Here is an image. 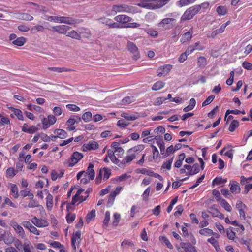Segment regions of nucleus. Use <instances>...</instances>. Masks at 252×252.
Listing matches in <instances>:
<instances>
[{"label": "nucleus", "instance_id": "obj_1", "mask_svg": "<svg viewBox=\"0 0 252 252\" xmlns=\"http://www.w3.org/2000/svg\"><path fill=\"white\" fill-rule=\"evenodd\" d=\"M144 148V146L143 145H138L130 148L127 151V155L124 158L122 162L124 164L130 163L143 150Z\"/></svg>", "mask_w": 252, "mask_h": 252}, {"label": "nucleus", "instance_id": "obj_2", "mask_svg": "<svg viewBox=\"0 0 252 252\" xmlns=\"http://www.w3.org/2000/svg\"><path fill=\"white\" fill-rule=\"evenodd\" d=\"M201 9V6L196 5L187 9L181 18V21L183 22L191 19Z\"/></svg>", "mask_w": 252, "mask_h": 252}, {"label": "nucleus", "instance_id": "obj_3", "mask_svg": "<svg viewBox=\"0 0 252 252\" xmlns=\"http://www.w3.org/2000/svg\"><path fill=\"white\" fill-rule=\"evenodd\" d=\"M128 51L132 55V58L135 61H137L140 58V52L136 45L132 42L128 41L126 45Z\"/></svg>", "mask_w": 252, "mask_h": 252}, {"label": "nucleus", "instance_id": "obj_4", "mask_svg": "<svg viewBox=\"0 0 252 252\" xmlns=\"http://www.w3.org/2000/svg\"><path fill=\"white\" fill-rule=\"evenodd\" d=\"M83 157L82 154L78 152H74L71 155L70 160L64 162V165L67 167H73L77 164Z\"/></svg>", "mask_w": 252, "mask_h": 252}, {"label": "nucleus", "instance_id": "obj_5", "mask_svg": "<svg viewBox=\"0 0 252 252\" xmlns=\"http://www.w3.org/2000/svg\"><path fill=\"white\" fill-rule=\"evenodd\" d=\"M112 10L116 13L117 12H135V8L132 6H129L126 4L114 5L113 6Z\"/></svg>", "mask_w": 252, "mask_h": 252}, {"label": "nucleus", "instance_id": "obj_6", "mask_svg": "<svg viewBox=\"0 0 252 252\" xmlns=\"http://www.w3.org/2000/svg\"><path fill=\"white\" fill-rule=\"evenodd\" d=\"M88 197L87 192L84 193V189H79L75 195L73 197L72 200V204H75L76 203H79L85 201Z\"/></svg>", "mask_w": 252, "mask_h": 252}, {"label": "nucleus", "instance_id": "obj_7", "mask_svg": "<svg viewBox=\"0 0 252 252\" xmlns=\"http://www.w3.org/2000/svg\"><path fill=\"white\" fill-rule=\"evenodd\" d=\"M56 120V117L51 115H49L47 118H44L42 121L43 128L44 129H47L51 125L54 124Z\"/></svg>", "mask_w": 252, "mask_h": 252}, {"label": "nucleus", "instance_id": "obj_8", "mask_svg": "<svg viewBox=\"0 0 252 252\" xmlns=\"http://www.w3.org/2000/svg\"><path fill=\"white\" fill-rule=\"evenodd\" d=\"M10 225L19 236L22 238L25 237V233L24 229L21 226L19 225L17 222L14 221H11Z\"/></svg>", "mask_w": 252, "mask_h": 252}, {"label": "nucleus", "instance_id": "obj_9", "mask_svg": "<svg viewBox=\"0 0 252 252\" xmlns=\"http://www.w3.org/2000/svg\"><path fill=\"white\" fill-rule=\"evenodd\" d=\"M236 208L238 210L239 212L240 218L241 220H245V210L247 207L241 200H238L236 204Z\"/></svg>", "mask_w": 252, "mask_h": 252}, {"label": "nucleus", "instance_id": "obj_10", "mask_svg": "<svg viewBox=\"0 0 252 252\" xmlns=\"http://www.w3.org/2000/svg\"><path fill=\"white\" fill-rule=\"evenodd\" d=\"M172 65L165 64L159 67L158 69V76L161 77L162 75H166L169 73L172 68Z\"/></svg>", "mask_w": 252, "mask_h": 252}, {"label": "nucleus", "instance_id": "obj_11", "mask_svg": "<svg viewBox=\"0 0 252 252\" xmlns=\"http://www.w3.org/2000/svg\"><path fill=\"white\" fill-rule=\"evenodd\" d=\"M22 225L26 228L28 229L30 232L39 235L40 234L39 231L34 227L29 221H24L22 222Z\"/></svg>", "mask_w": 252, "mask_h": 252}, {"label": "nucleus", "instance_id": "obj_12", "mask_svg": "<svg viewBox=\"0 0 252 252\" xmlns=\"http://www.w3.org/2000/svg\"><path fill=\"white\" fill-rule=\"evenodd\" d=\"M32 223L38 227H44L48 226V222L44 220H41L36 217L32 218Z\"/></svg>", "mask_w": 252, "mask_h": 252}, {"label": "nucleus", "instance_id": "obj_13", "mask_svg": "<svg viewBox=\"0 0 252 252\" xmlns=\"http://www.w3.org/2000/svg\"><path fill=\"white\" fill-rule=\"evenodd\" d=\"M70 27L66 25H59L52 27V29L57 32L61 34H67L68 31L70 30Z\"/></svg>", "mask_w": 252, "mask_h": 252}, {"label": "nucleus", "instance_id": "obj_14", "mask_svg": "<svg viewBox=\"0 0 252 252\" xmlns=\"http://www.w3.org/2000/svg\"><path fill=\"white\" fill-rule=\"evenodd\" d=\"M176 22V19L172 18H166L162 20V21L158 24L159 27L164 28L166 25L171 26L173 27L174 24Z\"/></svg>", "mask_w": 252, "mask_h": 252}, {"label": "nucleus", "instance_id": "obj_15", "mask_svg": "<svg viewBox=\"0 0 252 252\" xmlns=\"http://www.w3.org/2000/svg\"><path fill=\"white\" fill-rule=\"evenodd\" d=\"M81 233L80 231H77L73 234L71 239V244L74 250H76V244H79L81 241Z\"/></svg>", "mask_w": 252, "mask_h": 252}, {"label": "nucleus", "instance_id": "obj_16", "mask_svg": "<svg viewBox=\"0 0 252 252\" xmlns=\"http://www.w3.org/2000/svg\"><path fill=\"white\" fill-rule=\"evenodd\" d=\"M116 21L122 23L124 24H126L132 20V18L125 15H120L114 18Z\"/></svg>", "mask_w": 252, "mask_h": 252}, {"label": "nucleus", "instance_id": "obj_17", "mask_svg": "<svg viewBox=\"0 0 252 252\" xmlns=\"http://www.w3.org/2000/svg\"><path fill=\"white\" fill-rule=\"evenodd\" d=\"M82 148L84 151L95 150L98 148V144L96 141H91L88 143L84 145Z\"/></svg>", "mask_w": 252, "mask_h": 252}, {"label": "nucleus", "instance_id": "obj_18", "mask_svg": "<svg viewBox=\"0 0 252 252\" xmlns=\"http://www.w3.org/2000/svg\"><path fill=\"white\" fill-rule=\"evenodd\" d=\"M153 0H141L137 5L148 9H153Z\"/></svg>", "mask_w": 252, "mask_h": 252}, {"label": "nucleus", "instance_id": "obj_19", "mask_svg": "<svg viewBox=\"0 0 252 252\" xmlns=\"http://www.w3.org/2000/svg\"><path fill=\"white\" fill-rule=\"evenodd\" d=\"M192 29L191 28L190 30L184 33L181 35L180 41L182 43H185L186 42L189 41L192 37Z\"/></svg>", "mask_w": 252, "mask_h": 252}, {"label": "nucleus", "instance_id": "obj_20", "mask_svg": "<svg viewBox=\"0 0 252 252\" xmlns=\"http://www.w3.org/2000/svg\"><path fill=\"white\" fill-rule=\"evenodd\" d=\"M170 0H153V9H158L166 4H167Z\"/></svg>", "mask_w": 252, "mask_h": 252}, {"label": "nucleus", "instance_id": "obj_21", "mask_svg": "<svg viewBox=\"0 0 252 252\" xmlns=\"http://www.w3.org/2000/svg\"><path fill=\"white\" fill-rule=\"evenodd\" d=\"M230 190L232 193H239L241 191V188L239 183L236 181H232L230 183Z\"/></svg>", "mask_w": 252, "mask_h": 252}, {"label": "nucleus", "instance_id": "obj_22", "mask_svg": "<svg viewBox=\"0 0 252 252\" xmlns=\"http://www.w3.org/2000/svg\"><path fill=\"white\" fill-rule=\"evenodd\" d=\"M72 25L75 23L74 19L69 17L59 16V22Z\"/></svg>", "mask_w": 252, "mask_h": 252}, {"label": "nucleus", "instance_id": "obj_23", "mask_svg": "<svg viewBox=\"0 0 252 252\" xmlns=\"http://www.w3.org/2000/svg\"><path fill=\"white\" fill-rule=\"evenodd\" d=\"M181 247L185 250L186 252H197L195 247L189 243L181 244Z\"/></svg>", "mask_w": 252, "mask_h": 252}, {"label": "nucleus", "instance_id": "obj_24", "mask_svg": "<svg viewBox=\"0 0 252 252\" xmlns=\"http://www.w3.org/2000/svg\"><path fill=\"white\" fill-rule=\"evenodd\" d=\"M225 152L223 154V155L232 159L233 156V153L234 152V150L233 149L232 146L231 145H227L225 146Z\"/></svg>", "mask_w": 252, "mask_h": 252}, {"label": "nucleus", "instance_id": "obj_25", "mask_svg": "<svg viewBox=\"0 0 252 252\" xmlns=\"http://www.w3.org/2000/svg\"><path fill=\"white\" fill-rule=\"evenodd\" d=\"M111 174V170L107 168H104L99 171V175L103 177L104 180H107Z\"/></svg>", "mask_w": 252, "mask_h": 252}, {"label": "nucleus", "instance_id": "obj_26", "mask_svg": "<svg viewBox=\"0 0 252 252\" xmlns=\"http://www.w3.org/2000/svg\"><path fill=\"white\" fill-rule=\"evenodd\" d=\"M48 69L50 71L58 73H62L63 72H69L71 71V69L65 67H48Z\"/></svg>", "mask_w": 252, "mask_h": 252}, {"label": "nucleus", "instance_id": "obj_27", "mask_svg": "<svg viewBox=\"0 0 252 252\" xmlns=\"http://www.w3.org/2000/svg\"><path fill=\"white\" fill-rule=\"evenodd\" d=\"M200 171L199 166L198 163H195L192 166L191 170L189 171H187L186 175L189 176L193 175L195 174L198 173Z\"/></svg>", "mask_w": 252, "mask_h": 252}, {"label": "nucleus", "instance_id": "obj_28", "mask_svg": "<svg viewBox=\"0 0 252 252\" xmlns=\"http://www.w3.org/2000/svg\"><path fill=\"white\" fill-rule=\"evenodd\" d=\"M55 134L57 135L58 138L60 139H64L67 136V132L62 129H57L54 131Z\"/></svg>", "mask_w": 252, "mask_h": 252}, {"label": "nucleus", "instance_id": "obj_29", "mask_svg": "<svg viewBox=\"0 0 252 252\" xmlns=\"http://www.w3.org/2000/svg\"><path fill=\"white\" fill-rule=\"evenodd\" d=\"M81 172L83 173L82 178L80 180V182L82 184H86L90 180H92L94 179V178L90 177L88 173H87L85 171H81Z\"/></svg>", "mask_w": 252, "mask_h": 252}, {"label": "nucleus", "instance_id": "obj_30", "mask_svg": "<svg viewBox=\"0 0 252 252\" xmlns=\"http://www.w3.org/2000/svg\"><path fill=\"white\" fill-rule=\"evenodd\" d=\"M115 152L113 150L109 149L107 151V156L110 159L111 161L115 164H117L119 160L118 159L115 157L114 155Z\"/></svg>", "mask_w": 252, "mask_h": 252}, {"label": "nucleus", "instance_id": "obj_31", "mask_svg": "<svg viewBox=\"0 0 252 252\" xmlns=\"http://www.w3.org/2000/svg\"><path fill=\"white\" fill-rule=\"evenodd\" d=\"M9 188L14 198H17L19 196L17 186L15 184H10Z\"/></svg>", "mask_w": 252, "mask_h": 252}, {"label": "nucleus", "instance_id": "obj_32", "mask_svg": "<svg viewBox=\"0 0 252 252\" xmlns=\"http://www.w3.org/2000/svg\"><path fill=\"white\" fill-rule=\"evenodd\" d=\"M160 242L163 244H164L168 248L170 249H173V246L171 244L169 240L168 239L167 237L164 236H160L159 238Z\"/></svg>", "mask_w": 252, "mask_h": 252}, {"label": "nucleus", "instance_id": "obj_33", "mask_svg": "<svg viewBox=\"0 0 252 252\" xmlns=\"http://www.w3.org/2000/svg\"><path fill=\"white\" fill-rule=\"evenodd\" d=\"M81 121V118L77 116H73V117L69 118L67 121V124L68 126H73L75 123H78Z\"/></svg>", "mask_w": 252, "mask_h": 252}, {"label": "nucleus", "instance_id": "obj_34", "mask_svg": "<svg viewBox=\"0 0 252 252\" xmlns=\"http://www.w3.org/2000/svg\"><path fill=\"white\" fill-rule=\"evenodd\" d=\"M46 207L48 210H51L53 207V196L48 193L46 197Z\"/></svg>", "mask_w": 252, "mask_h": 252}, {"label": "nucleus", "instance_id": "obj_35", "mask_svg": "<svg viewBox=\"0 0 252 252\" xmlns=\"http://www.w3.org/2000/svg\"><path fill=\"white\" fill-rule=\"evenodd\" d=\"M66 36L77 40L81 39L80 34L74 30H72L70 32L68 31Z\"/></svg>", "mask_w": 252, "mask_h": 252}, {"label": "nucleus", "instance_id": "obj_36", "mask_svg": "<svg viewBox=\"0 0 252 252\" xmlns=\"http://www.w3.org/2000/svg\"><path fill=\"white\" fill-rule=\"evenodd\" d=\"M165 85V83L161 81H158L154 83L152 89L154 91H158L162 89Z\"/></svg>", "mask_w": 252, "mask_h": 252}, {"label": "nucleus", "instance_id": "obj_37", "mask_svg": "<svg viewBox=\"0 0 252 252\" xmlns=\"http://www.w3.org/2000/svg\"><path fill=\"white\" fill-rule=\"evenodd\" d=\"M9 109L13 112V113L18 117L19 120H23L22 112L20 110L14 108L12 107H9Z\"/></svg>", "mask_w": 252, "mask_h": 252}, {"label": "nucleus", "instance_id": "obj_38", "mask_svg": "<svg viewBox=\"0 0 252 252\" xmlns=\"http://www.w3.org/2000/svg\"><path fill=\"white\" fill-rule=\"evenodd\" d=\"M15 240L14 237L10 233H8L4 238V242L7 245H10L14 242Z\"/></svg>", "mask_w": 252, "mask_h": 252}, {"label": "nucleus", "instance_id": "obj_39", "mask_svg": "<svg viewBox=\"0 0 252 252\" xmlns=\"http://www.w3.org/2000/svg\"><path fill=\"white\" fill-rule=\"evenodd\" d=\"M220 203L221 206L224 208V209L228 212L231 211V207L229 205V204L224 199H221L220 200Z\"/></svg>", "mask_w": 252, "mask_h": 252}, {"label": "nucleus", "instance_id": "obj_40", "mask_svg": "<svg viewBox=\"0 0 252 252\" xmlns=\"http://www.w3.org/2000/svg\"><path fill=\"white\" fill-rule=\"evenodd\" d=\"M26 42V39L24 37H21L16 38L12 41V43L18 46H21Z\"/></svg>", "mask_w": 252, "mask_h": 252}, {"label": "nucleus", "instance_id": "obj_41", "mask_svg": "<svg viewBox=\"0 0 252 252\" xmlns=\"http://www.w3.org/2000/svg\"><path fill=\"white\" fill-rule=\"evenodd\" d=\"M93 168L94 165L92 163H90L87 169L85 171L88 173L90 177L94 178L95 176V172Z\"/></svg>", "mask_w": 252, "mask_h": 252}, {"label": "nucleus", "instance_id": "obj_42", "mask_svg": "<svg viewBox=\"0 0 252 252\" xmlns=\"http://www.w3.org/2000/svg\"><path fill=\"white\" fill-rule=\"evenodd\" d=\"M239 125V122L238 121L236 120H233L230 125L229 130L231 132H233Z\"/></svg>", "mask_w": 252, "mask_h": 252}, {"label": "nucleus", "instance_id": "obj_43", "mask_svg": "<svg viewBox=\"0 0 252 252\" xmlns=\"http://www.w3.org/2000/svg\"><path fill=\"white\" fill-rule=\"evenodd\" d=\"M199 233L202 235L211 236L214 234L213 231L209 228H204L199 230Z\"/></svg>", "mask_w": 252, "mask_h": 252}, {"label": "nucleus", "instance_id": "obj_44", "mask_svg": "<svg viewBox=\"0 0 252 252\" xmlns=\"http://www.w3.org/2000/svg\"><path fill=\"white\" fill-rule=\"evenodd\" d=\"M95 210L94 209L92 210L89 212L86 217V221L87 223H89L91 220L95 217Z\"/></svg>", "mask_w": 252, "mask_h": 252}, {"label": "nucleus", "instance_id": "obj_45", "mask_svg": "<svg viewBox=\"0 0 252 252\" xmlns=\"http://www.w3.org/2000/svg\"><path fill=\"white\" fill-rule=\"evenodd\" d=\"M173 158H172L168 161L164 162L161 166V169H166L168 170H170L171 169V165L173 162Z\"/></svg>", "mask_w": 252, "mask_h": 252}, {"label": "nucleus", "instance_id": "obj_46", "mask_svg": "<svg viewBox=\"0 0 252 252\" xmlns=\"http://www.w3.org/2000/svg\"><path fill=\"white\" fill-rule=\"evenodd\" d=\"M216 11L219 15H224L227 13V9L224 6H219L217 8Z\"/></svg>", "mask_w": 252, "mask_h": 252}, {"label": "nucleus", "instance_id": "obj_47", "mask_svg": "<svg viewBox=\"0 0 252 252\" xmlns=\"http://www.w3.org/2000/svg\"><path fill=\"white\" fill-rule=\"evenodd\" d=\"M82 119L85 122H88L91 120L92 118V114L91 112L88 111L85 112L83 115H82Z\"/></svg>", "mask_w": 252, "mask_h": 252}, {"label": "nucleus", "instance_id": "obj_48", "mask_svg": "<svg viewBox=\"0 0 252 252\" xmlns=\"http://www.w3.org/2000/svg\"><path fill=\"white\" fill-rule=\"evenodd\" d=\"M133 246V242L128 239H125L121 243V246L124 248L131 247Z\"/></svg>", "mask_w": 252, "mask_h": 252}, {"label": "nucleus", "instance_id": "obj_49", "mask_svg": "<svg viewBox=\"0 0 252 252\" xmlns=\"http://www.w3.org/2000/svg\"><path fill=\"white\" fill-rule=\"evenodd\" d=\"M208 212L210 213L213 217H217L220 211L215 208V205H213L209 208Z\"/></svg>", "mask_w": 252, "mask_h": 252}, {"label": "nucleus", "instance_id": "obj_50", "mask_svg": "<svg viewBox=\"0 0 252 252\" xmlns=\"http://www.w3.org/2000/svg\"><path fill=\"white\" fill-rule=\"evenodd\" d=\"M28 207L31 208H33L35 207H38L40 206L38 202L34 199H32L28 203Z\"/></svg>", "mask_w": 252, "mask_h": 252}, {"label": "nucleus", "instance_id": "obj_51", "mask_svg": "<svg viewBox=\"0 0 252 252\" xmlns=\"http://www.w3.org/2000/svg\"><path fill=\"white\" fill-rule=\"evenodd\" d=\"M226 182V179H223L221 177H216L215 179H214L213 183H214L216 185H220L221 184L225 183Z\"/></svg>", "mask_w": 252, "mask_h": 252}, {"label": "nucleus", "instance_id": "obj_52", "mask_svg": "<svg viewBox=\"0 0 252 252\" xmlns=\"http://www.w3.org/2000/svg\"><path fill=\"white\" fill-rule=\"evenodd\" d=\"M121 116L127 120L129 121H134L138 118V117L135 115H129L126 113H123Z\"/></svg>", "mask_w": 252, "mask_h": 252}, {"label": "nucleus", "instance_id": "obj_53", "mask_svg": "<svg viewBox=\"0 0 252 252\" xmlns=\"http://www.w3.org/2000/svg\"><path fill=\"white\" fill-rule=\"evenodd\" d=\"M157 143L159 147L161 154H164L165 152V146L163 141L162 140H159L157 141Z\"/></svg>", "mask_w": 252, "mask_h": 252}, {"label": "nucleus", "instance_id": "obj_54", "mask_svg": "<svg viewBox=\"0 0 252 252\" xmlns=\"http://www.w3.org/2000/svg\"><path fill=\"white\" fill-rule=\"evenodd\" d=\"M16 174V172L13 168H9L6 170V175L10 178L13 177Z\"/></svg>", "mask_w": 252, "mask_h": 252}, {"label": "nucleus", "instance_id": "obj_55", "mask_svg": "<svg viewBox=\"0 0 252 252\" xmlns=\"http://www.w3.org/2000/svg\"><path fill=\"white\" fill-rule=\"evenodd\" d=\"M113 225L114 226H117L120 221V215L117 213H114L113 215Z\"/></svg>", "mask_w": 252, "mask_h": 252}, {"label": "nucleus", "instance_id": "obj_56", "mask_svg": "<svg viewBox=\"0 0 252 252\" xmlns=\"http://www.w3.org/2000/svg\"><path fill=\"white\" fill-rule=\"evenodd\" d=\"M14 244L15 247L19 251H23L24 246H23L21 242L19 239H16L14 242Z\"/></svg>", "mask_w": 252, "mask_h": 252}, {"label": "nucleus", "instance_id": "obj_57", "mask_svg": "<svg viewBox=\"0 0 252 252\" xmlns=\"http://www.w3.org/2000/svg\"><path fill=\"white\" fill-rule=\"evenodd\" d=\"M234 71H231L230 72V77L226 80V83L227 85L231 86L232 85L234 81Z\"/></svg>", "mask_w": 252, "mask_h": 252}, {"label": "nucleus", "instance_id": "obj_58", "mask_svg": "<svg viewBox=\"0 0 252 252\" xmlns=\"http://www.w3.org/2000/svg\"><path fill=\"white\" fill-rule=\"evenodd\" d=\"M110 219V213L109 211H107L105 213V218L103 220V224L106 227L107 226L108 222Z\"/></svg>", "mask_w": 252, "mask_h": 252}, {"label": "nucleus", "instance_id": "obj_59", "mask_svg": "<svg viewBox=\"0 0 252 252\" xmlns=\"http://www.w3.org/2000/svg\"><path fill=\"white\" fill-rule=\"evenodd\" d=\"M206 63V60L204 57H199L198 59V65L200 66H204Z\"/></svg>", "mask_w": 252, "mask_h": 252}, {"label": "nucleus", "instance_id": "obj_60", "mask_svg": "<svg viewBox=\"0 0 252 252\" xmlns=\"http://www.w3.org/2000/svg\"><path fill=\"white\" fill-rule=\"evenodd\" d=\"M215 96L214 95L209 96L203 102L202 104V106H205L210 104L214 99Z\"/></svg>", "mask_w": 252, "mask_h": 252}, {"label": "nucleus", "instance_id": "obj_61", "mask_svg": "<svg viewBox=\"0 0 252 252\" xmlns=\"http://www.w3.org/2000/svg\"><path fill=\"white\" fill-rule=\"evenodd\" d=\"M167 100V98L165 97H158L156 99L155 102L154 104L156 106L160 105L162 104V103Z\"/></svg>", "mask_w": 252, "mask_h": 252}, {"label": "nucleus", "instance_id": "obj_62", "mask_svg": "<svg viewBox=\"0 0 252 252\" xmlns=\"http://www.w3.org/2000/svg\"><path fill=\"white\" fill-rule=\"evenodd\" d=\"M66 107L69 110L75 112L79 111L80 110V108L79 107L74 104H67L66 105Z\"/></svg>", "mask_w": 252, "mask_h": 252}, {"label": "nucleus", "instance_id": "obj_63", "mask_svg": "<svg viewBox=\"0 0 252 252\" xmlns=\"http://www.w3.org/2000/svg\"><path fill=\"white\" fill-rule=\"evenodd\" d=\"M66 218L68 223H72L75 219V214L69 213L66 216Z\"/></svg>", "mask_w": 252, "mask_h": 252}, {"label": "nucleus", "instance_id": "obj_64", "mask_svg": "<svg viewBox=\"0 0 252 252\" xmlns=\"http://www.w3.org/2000/svg\"><path fill=\"white\" fill-rule=\"evenodd\" d=\"M208 242L210 243L215 248H218V241L213 237H211L207 240Z\"/></svg>", "mask_w": 252, "mask_h": 252}]
</instances>
